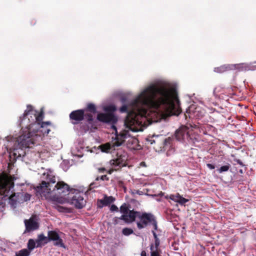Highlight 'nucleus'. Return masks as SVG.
Listing matches in <instances>:
<instances>
[{
	"label": "nucleus",
	"mask_w": 256,
	"mask_h": 256,
	"mask_svg": "<svg viewBox=\"0 0 256 256\" xmlns=\"http://www.w3.org/2000/svg\"><path fill=\"white\" fill-rule=\"evenodd\" d=\"M104 110L107 112L106 114H112L114 116L113 112L116 110V108L114 106L110 105L104 107ZM103 114H105L104 113Z\"/></svg>",
	"instance_id": "393cba45"
},
{
	"label": "nucleus",
	"mask_w": 256,
	"mask_h": 256,
	"mask_svg": "<svg viewBox=\"0 0 256 256\" xmlns=\"http://www.w3.org/2000/svg\"><path fill=\"white\" fill-rule=\"evenodd\" d=\"M230 167V165L229 164H228L226 165H224L220 167L218 169V171L219 173L226 172L229 170Z\"/></svg>",
	"instance_id": "c85d7f7f"
},
{
	"label": "nucleus",
	"mask_w": 256,
	"mask_h": 256,
	"mask_svg": "<svg viewBox=\"0 0 256 256\" xmlns=\"http://www.w3.org/2000/svg\"><path fill=\"white\" fill-rule=\"evenodd\" d=\"M98 171L100 172L103 173L106 171V170L104 168H98Z\"/></svg>",
	"instance_id": "ea45409f"
},
{
	"label": "nucleus",
	"mask_w": 256,
	"mask_h": 256,
	"mask_svg": "<svg viewBox=\"0 0 256 256\" xmlns=\"http://www.w3.org/2000/svg\"><path fill=\"white\" fill-rule=\"evenodd\" d=\"M100 180H108L109 178L106 175H103L101 176H98L96 178V181H99Z\"/></svg>",
	"instance_id": "2f4dec72"
},
{
	"label": "nucleus",
	"mask_w": 256,
	"mask_h": 256,
	"mask_svg": "<svg viewBox=\"0 0 256 256\" xmlns=\"http://www.w3.org/2000/svg\"><path fill=\"white\" fill-rule=\"evenodd\" d=\"M184 116H185L186 118L188 116L190 118H191V116L190 115L188 110H186V114H184Z\"/></svg>",
	"instance_id": "79ce46f5"
},
{
	"label": "nucleus",
	"mask_w": 256,
	"mask_h": 256,
	"mask_svg": "<svg viewBox=\"0 0 256 256\" xmlns=\"http://www.w3.org/2000/svg\"><path fill=\"white\" fill-rule=\"evenodd\" d=\"M58 211L60 212H72V210H71L72 209H62V208H61V209H58Z\"/></svg>",
	"instance_id": "c9c22d12"
},
{
	"label": "nucleus",
	"mask_w": 256,
	"mask_h": 256,
	"mask_svg": "<svg viewBox=\"0 0 256 256\" xmlns=\"http://www.w3.org/2000/svg\"><path fill=\"white\" fill-rule=\"evenodd\" d=\"M141 256H146L145 251H142L141 253Z\"/></svg>",
	"instance_id": "c03bdc74"
},
{
	"label": "nucleus",
	"mask_w": 256,
	"mask_h": 256,
	"mask_svg": "<svg viewBox=\"0 0 256 256\" xmlns=\"http://www.w3.org/2000/svg\"><path fill=\"white\" fill-rule=\"evenodd\" d=\"M114 171H116L115 170V168L112 167V168L110 169L109 170H108L107 171V172L108 174H112Z\"/></svg>",
	"instance_id": "a19ab883"
},
{
	"label": "nucleus",
	"mask_w": 256,
	"mask_h": 256,
	"mask_svg": "<svg viewBox=\"0 0 256 256\" xmlns=\"http://www.w3.org/2000/svg\"><path fill=\"white\" fill-rule=\"evenodd\" d=\"M28 118L30 120V122L32 123V126L36 130V111L33 109V108L30 105L27 106V108L24 112Z\"/></svg>",
	"instance_id": "4468645a"
},
{
	"label": "nucleus",
	"mask_w": 256,
	"mask_h": 256,
	"mask_svg": "<svg viewBox=\"0 0 256 256\" xmlns=\"http://www.w3.org/2000/svg\"><path fill=\"white\" fill-rule=\"evenodd\" d=\"M16 138L7 137V142L4 144L9 154V162L8 164V172H3L0 174V196L3 198L8 197L12 204L16 202V193L12 190L14 188V174L11 175V170L14 168L16 161Z\"/></svg>",
	"instance_id": "7ed1b4c3"
},
{
	"label": "nucleus",
	"mask_w": 256,
	"mask_h": 256,
	"mask_svg": "<svg viewBox=\"0 0 256 256\" xmlns=\"http://www.w3.org/2000/svg\"><path fill=\"white\" fill-rule=\"evenodd\" d=\"M206 166L210 170H213L215 168L214 166L210 164H207Z\"/></svg>",
	"instance_id": "58836bf2"
},
{
	"label": "nucleus",
	"mask_w": 256,
	"mask_h": 256,
	"mask_svg": "<svg viewBox=\"0 0 256 256\" xmlns=\"http://www.w3.org/2000/svg\"><path fill=\"white\" fill-rule=\"evenodd\" d=\"M30 196H31L30 194L26 193L24 196L23 201L26 202V201L30 200Z\"/></svg>",
	"instance_id": "f704fd0d"
},
{
	"label": "nucleus",
	"mask_w": 256,
	"mask_h": 256,
	"mask_svg": "<svg viewBox=\"0 0 256 256\" xmlns=\"http://www.w3.org/2000/svg\"><path fill=\"white\" fill-rule=\"evenodd\" d=\"M58 208H65V207L62 206H58Z\"/></svg>",
	"instance_id": "603ef678"
},
{
	"label": "nucleus",
	"mask_w": 256,
	"mask_h": 256,
	"mask_svg": "<svg viewBox=\"0 0 256 256\" xmlns=\"http://www.w3.org/2000/svg\"><path fill=\"white\" fill-rule=\"evenodd\" d=\"M238 66L236 64H224L215 68L214 71L218 73H223L230 70H235L238 68Z\"/></svg>",
	"instance_id": "dca6fc26"
},
{
	"label": "nucleus",
	"mask_w": 256,
	"mask_h": 256,
	"mask_svg": "<svg viewBox=\"0 0 256 256\" xmlns=\"http://www.w3.org/2000/svg\"><path fill=\"white\" fill-rule=\"evenodd\" d=\"M116 199L112 196H108L106 194L102 195L101 198L97 200L96 204L98 208L108 207L110 208H118L115 204Z\"/></svg>",
	"instance_id": "6e6552de"
},
{
	"label": "nucleus",
	"mask_w": 256,
	"mask_h": 256,
	"mask_svg": "<svg viewBox=\"0 0 256 256\" xmlns=\"http://www.w3.org/2000/svg\"><path fill=\"white\" fill-rule=\"evenodd\" d=\"M152 234H153L154 238V243L153 244L154 245V248H160L159 246L160 245V240L158 238L156 232L154 230L152 231Z\"/></svg>",
	"instance_id": "bb28decb"
},
{
	"label": "nucleus",
	"mask_w": 256,
	"mask_h": 256,
	"mask_svg": "<svg viewBox=\"0 0 256 256\" xmlns=\"http://www.w3.org/2000/svg\"><path fill=\"white\" fill-rule=\"evenodd\" d=\"M39 186L34 188L36 196L38 198L50 199L59 203H68L75 206V208H83L86 203L84 194L77 190L70 188V186L63 181L58 182L56 184L55 176L48 174Z\"/></svg>",
	"instance_id": "f03ea898"
},
{
	"label": "nucleus",
	"mask_w": 256,
	"mask_h": 256,
	"mask_svg": "<svg viewBox=\"0 0 256 256\" xmlns=\"http://www.w3.org/2000/svg\"><path fill=\"white\" fill-rule=\"evenodd\" d=\"M48 236L49 242H54V244L55 246L65 248V245L62 240L60 238L58 234L55 230H49L48 232Z\"/></svg>",
	"instance_id": "f8f14e48"
},
{
	"label": "nucleus",
	"mask_w": 256,
	"mask_h": 256,
	"mask_svg": "<svg viewBox=\"0 0 256 256\" xmlns=\"http://www.w3.org/2000/svg\"><path fill=\"white\" fill-rule=\"evenodd\" d=\"M150 222L152 223V225L153 226L154 230H156L158 229L157 222L154 216H153V217L152 218V220H151Z\"/></svg>",
	"instance_id": "473e14b6"
},
{
	"label": "nucleus",
	"mask_w": 256,
	"mask_h": 256,
	"mask_svg": "<svg viewBox=\"0 0 256 256\" xmlns=\"http://www.w3.org/2000/svg\"><path fill=\"white\" fill-rule=\"evenodd\" d=\"M150 250L151 256H160V252H161V250L160 248H154L153 244H150Z\"/></svg>",
	"instance_id": "5701e85b"
},
{
	"label": "nucleus",
	"mask_w": 256,
	"mask_h": 256,
	"mask_svg": "<svg viewBox=\"0 0 256 256\" xmlns=\"http://www.w3.org/2000/svg\"><path fill=\"white\" fill-rule=\"evenodd\" d=\"M153 215L151 214L138 212L137 218L140 220L139 222H137V227L140 230L146 226L149 222H151Z\"/></svg>",
	"instance_id": "9b49d317"
},
{
	"label": "nucleus",
	"mask_w": 256,
	"mask_h": 256,
	"mask_svg": "<svg viewBox=\"0 0 256 256\" xmlns=\"http://www.w3.org/2000/svg\"><path fill=\"white\" fill-rule=\"evenodd\" d=\"M116 147L117 146L115 144V142L114 140H112L111 142L106 143L100 146L101 150L106 153L112 152L113 150H115Z\"/></svg>",
	"instance_id": "f3484780"
},
{
	"label": "nucleus",
	"mask_w": 256,
	"mask_h": 256,
	"mask_svg": "<svg viewBox=\"0 0 256 256\" xmlns=\"http://www.w3.org/2000/svg\"><path fill=\"white\" fill-rule=\"evenodd\" d=\"M160 195L162 196H164V193L162 192H160Z\"/></svg>",
	"instance_id": "3c124183"
},
{
	"label": "nucleus",
	"mask_w": 256,
	"mask_h": 256,
	"mask_svg": "<svg viewBox=\"0 0 256 256\" xmlns=\"http://www.w3.org/2000/svg\"><path fill=\"white\" fill-rule=\"evenodd\" d=\"M188 134V129L186 126H181L175 132V138L178 141H182L184 139L186 135Z\"/></svg>",
	"instance_id": "a211bd4d"
},
{
	"label": "nucleus",
	"mask_w": 256,
	"mask_h": 256,
	"mask_svg": "<svg viewBox=\"0 0 256 256\" xmlns=\"http://www.w3.org/2000/svg\"><path fill=\"white\" fill-rule=\"evenodd\" d=\"M138 142V140L136 138H132V144L137 143Z\"/></svg>",
	"instance_id": "37998d69"
},
{
	"label": "nucleus",
	"mask_w": 256,
	"mask_h": 256,
	"mask_svg": "<svg viewBox=\"0 0 256 256\" xmlns=\"http://www.w3.org/2000/svg\"><path fill=\"white\" fill-rule=\"evenodd\" d=\"M119 185H120V186H124V183H123V182H122V181H120V182H119Z\"/></svg>",
	"instance_id": "a18cd8bd"
},
{
	"label": "nucleus",
	"mask_w": 256,
	"mask_h": 256,
	"mask_svg": "<svg viewBox=\"0 0 256 256\" xmlns=\"http://www.w3.org/2000/svg\"><path fill=\"white\" fill-rule=\"evenodd\" d=\"M234 161L236 162L238 164L242 166H244V164L242 162V160L239 159H236L234 160Z\"/></svg>",
	"instance_id": "4c0bfd02"
},
{
	"label": "nucleus",
	"mask_w": 256,
	"mask_h": 256,
	"mask_svg": "<svg viewBox=\"0 0 256 256\" xmlns=\"http://www.w3.org/2000/svg\"><path fill=\"white\" fill-rule=\"evenodd\" d=\"M17 186H20L21 188L22 191H27L28 189L31 188V186L26 183H22L17 182Z\"/></svg>",
	"instance_id": "a878e982"
},
{
	"label": "nucleus",
	"mask_w": 256,
	"mask_h": 256,
	"mask_svg": "<svg viewBox=\"0 0 256 256\" xmlns=\"http://www.w3.org/2000/svg\"><path fill=\"white\" fill-rule=\"evenodd\" d=\"M51 123L50 122H46L42 123L41 126H40L39 128H40V132L42 133L43 134H49L50 130L47 128L46 126L50 125Z\"/></svg>",
	"instance_id": "412c9836"
},
{
	"label": "nucleus",
	"mask_w": 256,
	"mask_h": 256,
	"mask_svg": "<svg viewBox=\"0 0 256 256\" xmlns=\"http://www.w3.org/2000/svg\"><path fill=\"white\" fill-rule=\"evenodd\" d=\"M120 208H128V207H126L125 205L122 204V206H120Z\"/></svg>",
	"instance_id": "49530a36"
},
{
	"label": "nucleus",
	"mask_w": 256,
	"mask_h": 256,
	"mask_svg": "<svg viewBox=\"0 0 256 256\" xmlns=\"http://www.w3.org/2000/svg\"><path fill=\"white\" fill-rule=\"evenodd\" d=\"M23 196L22 193L17 192V202H20V200H19L20 198H21Z\"/></svg>",
	"instance_id": "e433bc0d"
},
{
	"label": "nucleus",
	"mask_w": 256,
	"mask_h": 256,
	"mask_svg": "<svg viewBox=\"0 0 256 256\" xmlns=\"http://www.w3.org/2000/svg\"><path fill=\"white\" fill-rule=\"evenodd\" d=\"M148 108H152L161 113L165 118L178 116L182 112L176 90L166 84H152L146 88L129 104H124L120 112H127L124 120L126 128L132 132L138 130L144 123Z\"/></svg>",
	"instance_id": "f257e3e1"
},
{
	"label": "nucleus",
	"mask_w": 256,
	"mask_h": 256,
	"mask_svg": "<svg viewBox=\"0 0 256 256\" xmlns=\"http://www.w3.org/2000/svg\"><path fill=\"white\" fill-rule=\"evenodd\" d=\"M125 100H125V98H122V100H121V101H122V103H124Z\"/></svg>",
	"instance_id": "de8ad7c7"
},
{
	"label": "nucleus",
	"mask_w": 256,
	"mask_h": 256,
	"mask_svg": "<svg viewBox=\"0 0 256 256\" xmlns=\"http://www.w3.org/2000/svg\"><path fill=\"white\" fill-rule=\"evenodd\" d=\"M80 128L82 129L85 132L89 130L90 126L88 124H82L80 126Z\"/></svg>",
	"instance_id": "72a5a7b5"
},
{
	"label": "nucleus",
	"mask_w": 256,
	"mask_h": 256,
	"mask_svg": "<svg viewBox=\"0 0 256 256\" xmlns=\"http://www.w3.org/2000/svg\"><path fill=\"white\" fill-rule=\"evenodd\" d=\"M85 110L86 112H88L92 114H95L96 112V108L95 105L92 103H89L88 104L86 108L85 109H83Z\"/></svg>",
	"instance_id": "4be33fe9"
},
{
	"label": "nucleus",
	"mask_w": 256,
	"mask_h": 256,
	"mask_svg": "<svg viewBox=\"0 0 256 256\" xmlns=\"http://www.w3.org/2000/svg\"><path fill=\"white\" fill-rule=\"evenodd\" d=\"M26 230L27 232H31L35 230L38 228L39 224L36 222L32 217L30 218L28 220H24Z\"/></svg>",
	"instance_id": "2eb2a0df"
},
{
	"label": "nucleus",
	"mask_w": 256,
	"mask_h": 256,
	"mask_svg": "<svg viewBox=\"0 0 256 256\" xmlns=\"http://www.w3.org/2000/svg\"><path fill=\"white\" fill-rule=\"evenodd\" d=\"M148 144H154L153 148L158 152L166 151L167 156H169L174 151L173 146L174 140L170 137L164 139L158 136H148L146 138Z\"/></svg>",
	"instance_id": "423d86ee"
},
{
	"label": "nucleus",
	"mask_w": 256,
	"mask_h": 256,
	"mask_svg": "<svg viewBox=\"0 0 256 256\" xmlns=\"http://www.w3.org/2000/svg\"><path fill=\"white\" fill-rule=\"evenodd\" d=\"M36 130H38V129L40 128V126H41L42 123L43 122H42L44 118V112L42 111H41L38 114V112L36 111Z\"/></svg>",
	"instance_id": "aec40b11"
},
{
	"label": "nucleus",
	"mask_w": 256,
	"mask_h": 256,
	"mask_svg": "<svg viewBox=\"0 0 256 256\" xmlns=\"http://www.w3.org/2000/svg\"><path fill=\"white\" fill-rule=\"evenodd\" d=\"M49 242L48 236H45L43 234H40L38 236L36 239V248H40L44 246Z\"/></svg>",
	"instance_id": "6ab92c4d"
},
{
	"label": "nucleus",
	"mask_w": 256,
	"mask_h": 256,
	"mask_svg": "<svg viewBox=\"0 0 256 256\" xmlns=\"http://www.w3.org/2000/svg\"><path fill=\"white\" fill-rule=\"evenodd\" d=\"M134 232L132 228H125L122 229V233L124 236H129Z\"/></svg>",
	"instance_id": "c756f323"
},
{
	"label": "nucleus",
	"mask_w": 256,
	"mask_h": 256,
	"mask_svg": "<svg viewBox=\"0 0 256 256\" xmlns=\"http://www.w3.org/2000/svg\"><path fill=\"white\" fill-rule=\"evenodd\" d=\"M36 240H34L33 239H30L28 241V242L27 244V250H30V252H31L36 247Z\"/></svg>",
	"instance_id": "b1692460"
},
{
	"label": "nucleus",
	"mask_w": 256,
	"mask_h": 256,
	"mask_svg": "<svg viewBox=\"0 0 256 256\" xmlns=\"http://www.w3.org/2000/svg\"><path fill=\"white\" fill-rule=\"evenodd\" d=\"M127 156L125 154H117L116 158L110 161V165L115 168V170H120L122 168L127 166Z\"/></svg>",
	"instance_id": "1a4fd4ad"
},
{
	"label": "nucleus",
	"mask_w": 256,
	"mask_h": 256,
	"mask_svg": "<svg viewBox=\"0 0 256 256\" xmlns=\"http://www.w3.org/2000/svg\"><path fill=\"white\" fill-rule=\"evenodd\" d=\"M166 200H170L176 204H178L181 206H185V204L188 202V199H186L181 196L178 193L176 194H171L164 196Z\"/></svg>",
	"instance_id": "ddd939ff"
},
{
	"label": "nucleus",
	"mask_w": 256,
	"mask_h": 256,
	"mask_svg": "<svg viewBox=\"0 0 256 256\" xmlns=\"http://www.w3.org/2000/svg\"><path fill=\"white\" fill-rule=\"evenodd\" d=\"M239 172H240V173L242 174H244V172H243L242 170H240Z\"/></svg>",
	"instance_id": "09e8293b"
},
{
	"label": "nucleus",
	"mask_w": 256,
	"mask_h": 256,
	"mask_svg": "<svg viewBox=\"0 0 256 256\" xmlns=\"http://www.w3.org/2000/svg\"><path fill=\"white\" fill-rule=\"evenodd\" d=\"M30 254V250L26 248H24L18 252L17 256H29Z\"/></svg>",
	"instance_id": "cd10ccee"
},
{
	"label": "nucleus",
	"mask_w": 256,
	"mask_h": 256,
	"mask_svg": "<svg viewBox=\"0 0 256 256\" xmlns=\"http://www.w3.org/2000/svg\"><path fill=\"white\" fill-rule=\"evenodd\" d=\"M97 120L100 122L110 124L111 128L115 130L116 137L114 139L116 146H120L125 141L126 139L130 136L129 132L124 130L118 134L115 124L118 122L117 118L112 114H98L97 115Z\"/></svg>",
	"instance_id": "39448f33"
},
{
	"label": "nucleus",
	"mask_w": 256,
	"mask_h": 256,
	"mask_svg": "<svg viewBox=\"0 0 256 256\" xmlns=\"http://www.w3.org/2000/svg\"><path fill=\"white\" fill-rule=\"evenodd\" d=\"M122 214L119 218L123 220L126 223H130L134 222L137 218L139 212L134 211V209H120Z\"/></svg>",
	"instance_id": "9d476101"
},
{
	"label": "nucleus",
	"mask_w": 256,
	"mask_h": 256,
	"mask_svg": "<svg viewBox=\"0 0 256 256\" xmlns=\"http://www.w3.org/2000/svg\"><path fill=\"white\" fill-rule=\"evenodd\" d=\"M118 209H114V208L110 209V210H111L112 211V212H113V211H114V210H116V211H118Z\"/></svg>",
	"instance_id": "8fccbe9b"
},
{
	"label": "nucleus",
	"mask_w": 256,
	"mask_h": 256,
	"mask_svg": "<svg viewBox=\"0 0 256 256\" xmlns=\"http://www.w3.org/2000/svg\"><path fill=\"white\" fill-rule=\"evenodd\" d=\"M19 125L21 127L20 135L17 137V142L26 148H32L38 144L41 140V136L38 134V130L32 126V123L25 112L22 117L20 118Z\"/></svg>",
	"instance_id": "20e7f679"
},
{
	"label": "nucleus",
	"mask_w": 256,
	"mask_h": 256,
	"mask_svg": "<svg viewBox=\"0 0 256 256\" xmlns=\"http://www.w3.org/2000/svg\"><path fill=\"white\" fill-rule=\"evenodd\" d=\"M216 88H215L214 90V93L216 92Z\"/></svg>",
	"instance_id": "864d4df0"
},
{
	"label": "nucleus",
	"mask_w": 256,
	"mask_h": 256,
	"mask_svg": "<svg viewBox=\"0 0 256 256\" xmlns=\"http://www.w3.org/2000/svg\"><path fill=\"white\" fill-rule=\"evenodd\" d=\"M98 181L95 180V182H92L89 186L90 189L92 190L94 188H98V186H100V184L99 183H98Z\"/></svg>",
	"instance_id": "7c9ffc66"
},
{
	"label": "nucleus",
	"mask_w": 256,
	"mask_h": 256,
	"mask_svg": "<svg viewBox=\"0 0 256 256\" xmlns=\"http://www.w3.org/2000/svg\"><path fill=\"white\" fill-rule=\"evenodd\" d=\"M69 117L72 124H78L80 122L86 120L92 128H94V126L93 116L90 113L86 112L82 109L73 110L70 113Z\"/></svg>",
	"instance_id": "0eeeda50"
}]
</instances>
